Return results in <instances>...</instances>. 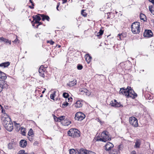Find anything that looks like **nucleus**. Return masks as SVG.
I'll return each instance as SVG.
<instances>
[{
  "label": "nucleus",
  "instance_id": "obj_25",
  "mask_svg": "<svg viewBox=\"0 0 154 154\" xmlns=\"http://www.w3.org/2000/svg\"><path fill=\"white\" fill-rule=\"evenodd\" d=\"M119 150L118 149H114L111 150L109 152L110 154H118Z\"/></svg>",
  "mask_w": 154,
  "mask_h": 154
},
{
  "label": "nucleus",
  "instance_id": "obj_5",
  "mask_svg": "<svg viewBox=\"0 0 154 154\" xmlns=\"http://www.w3.org/2000/svg\"><path fill=\"white\" fill-rule=\"evenodd\" d=\"M85 114L81 112H78L76 113L75 116V119L78 121H81L85 117Z\"/></svg>",
  "mask_w": 154,
  "mask_h": 154
},
{
  "label": "nucleus",
  "instance_id": "obj_63",
  "mask_svg": "<svg viewBox=\"0 0 154 154\" xmlns=\"http://www.w3.org/2000/svg\"><path fill=\"white\" fill-rule=\"evenodd\" d=\"M43 97V95L42 94H41L40 96V97Z\"/></svg>",
  "mask_w": 154,
  "mask_h": 154
},
{
  "label": "nucleus",
  "instance_id": "obj_29",
  "mask_svg": "<svg viewBox=\"0 0 154 154\" xmlns=\"http://www.w3.org/2000/svg\"><path fill=\"white\" fill-rule=\"evenodd\" d=\"M33 19V21H34V23H33V21H32V25L33 26H34L35 25V24H38L39 23V21H38L37 20H36L35 19V18L34 17V16L32 17Z\"/></svg>",
  "mask_w": 154,
  "mask_h": 154
},
{
  "label": "nucleus",
  "instance_id": "obj_4",
  "mask_svg": "<svg viewBox=\"0 0 154 154\" xmlns=\"http://www.w3.org/2000/svg\"><path fill=\"white\" fill-rule=\"evenodd\" d=\"M1 119L3 121L4 125L12 122L10 117L7 114H4L1 118Z\"/></svg>",
  "mask_w": 154,
  "mask_h": 154
},
{
  "label": "nucleus",
  "instance_id": "obj_28",
  "mask_svg": "<svg viewBox=\"0 0 154 154\" xmlns=\"http://www.w3.org/2000/svg\"><path fill=\"white\" fill-rule=\"evenodd\" d=\"M140 17L141 20L145 21L146 20V16L143 14H141L140 15Z\"/></svg>",
  "mask_w": 154,
  "mask_h": 154
},
{
  "label": "nucleus",
  "instance_id": "obj_43",
  "mask_svg": "<svg viewBox=\"0 0 154 154\" xmlns=\"http://www.w3.org/2000/svg\"><path fill=\"white\" fill-rule=\"evenodd\" d=\"M86 154H96V153L92 151L87 150Z\"/></svg>",
  "mask_w": 154,
  "mask_h": 154
},
{
  "label": "nucleus",
  "instance_id": "obj_21",
  "mask_svg": "<svg viewBox=\"0 0 154 154\" xmlns=\"http://www.w3.org/2000/svg\"><path fill=\"white\" fill-rule=\"evenodd\" d=\"M40 16L42 17V20L43 21H44L45 20H46L48 21H49L50 18L48 16L45 15L43 14H41Z\"/></svg>",
  "mask_w": 154,
  "mask_h": 154
},
{
  "label": "nucleus",
  "instance_id": "obj_38",
  "mask_svg": "<svg viewBox=\"0 0 154 154\" xmlns=\"http://www.w3.org/2000/svg\"><path fill=\"white\" fill-rule=\"evenodd\" d=\"M34 17L35 18V19L37 20L38 21H39L41 20V18L40 17L37 15H36L34 16Z\"/></svg>",
  "mask_w": 154,
  "mask_h": 154
},
{
  "label": "nucleus",
  "instance_id": "obj_59",
  "mask_svg": "<svg viewBox=\"0 0 154 154\" xmlns=\"http://www.w3.org/2000/svg\"><path fill=\"white\" fill-rule=\"evenodd\" d=\"M29 7L30 8H31V9H33V8H34L33 6H30V5H29Z\"/></svg>",
  "mask_w": 154,
  "mask_h": 154
},
{
  "label": "nucleus",
  "instance_id": "obj_33",
  "mask_svg": "<svg viewBox=\"0 0 154 154\" xmlns=\"http://www.w3.org/2000/svg\"><path fill=\"white\" fill-rule=\"evenodd\" d=\"M103 31L102 29H100L99 31V32L97 33V36H99L102 35L103 34Z\"/></svg>",
  "mask_w": 154,
  "mask_h": 154
},
{
  "label": "nucleus",
  "instance_id": "obj_1",
  "mask_svg": "<svg viewBox=\"0 0 154 154\" xmlns=\"http://www.w3.org/2000/svg\"><path fill=\"white\" fill-rule=\"evenodd\" d=\"M119 93L120 94L125 95L128 98L131 97L134 99L137 96V94L129 86H128L126 89L124 88H121Z\"/></svg>",
  "mask_w": 154,
  "mask_h": 154
},
{
  "label": "nucleus",
  "instance_id": "obj_37",
  "mask_svg": "<svg viewBox=\"0 0 154 154\" xmlns=\"http://www.w3.org/2000/svg\"><path fill=\"white\" fill-rule=\"evenodd\" d=\"M55 91H54V93L51 94L50 95V98L51 99L54 100V98L55 95Z\"/></svg>",
  "mask_w": 154,
  "mask_h": 154
},
{
  "label": "nucleus",
  "instance_id": "obj_53",
  "mask_svg": "<svg viewBox=\"0 0 154 154\" xmlns=\"http://www.w3.org/2000/svg\"><path fill=\"white\" fill-rule=\"evenodd\" d=\"M72 100V97H70V98L68 97V102H69V101H71Z\"/></svg>",
  "mask_w": 154,
  "mask_h": 154
},
{
  "label": "nucleus",
  "instance_id": "obj_40",
  "mask_svg": "<svg viewBox=\"0 0 154 154\" xmlns=\"http://www.w3.org/2000/svg\"><path fill=\"white\" fill-rule=\"evenodd\" d=\"M69 103L66 102H65L62 104V107L64 108L68 105Z\"/></svg>",
  "mask_w": 154,
  "mask_h": 154
},
{
  "label": "nucleus",
  "instance_id": "obj_50",
  "mask_svg": "<svg viewBox=\"0 0 154 154\" xmlns=\"http://www.w3.org/2000/svg\"><path fill=\"white\" fill-rule=\"evenodd\" d=\"M152 8H153V6H151L150 7V6H149V10L151 12V11H152L153 10Z\"/></svg>",
  "mask_w": 154,
  "mask_h": 154
},
{
  "label": "nucleus",
  "instance_id": "obj_17",
  "mask_svg": "<svg viewBox=\"0 0 154 154\" xmlns=\"http://www.w3.org/2000/svg\"><path fill=\"white\" fill-rule=\"evenodd\" d=\"M82 103L79 100L77 101L74 104L75 107L76 108H80L82 106Z\"/></svg>",
  "mask_w": 154,
  "mask_h": 154
},
{
  "label": "nucleus",
  "instance_id": "obj_41",
  "mask_svg": "<svg viewBox=\"0 0 154 154\" xmlns=\"http://www.w3.org/2000/svg\"><path fill=\"white\" fill-rule=\"evenodd\" d=\"M97 141H102L103 142H105V141L104 140L103 137H101V138H97Z\"/></svg>",
  "mask_w": 154,
  "mask_h": 154
},
{
  "label": "nucleus",
  "instance_id": "obj_22",
  "mask_svg": "<svg viewBox=\"0 0 154 154\" xmlns=\"http://www.w3.org/2000/svg\"><path fill=\"white\" fill-rule=\"evenodd\" d=\"M77 81L76 80L70 82L67 84V85L70 86H72L76 84Z\"/></svg>",
  "mask_w": 154,
  "mask_h": 154
},
{
  "label": "nucleus",
  "instance_id": "obj_6",
  "mask_svg": "<svg viewBox=\"0 0 154 154\" xmlns=\"http://www.w3.org/2000/svg\"><path fill=\"white\" fill-rule=\"evenodd\" d=\"M130 123L133 126L137 127L138 126V124L137 119L134 116H131L129 118Z\"/></svg>",
  "mask_w": 154,
  "mask_h": 154
},
{
  "label": "nucleus",
  "instance_id": "obj_3",
  "mask_svg": "<svg viewBox=\"0 0 154 154\" xmlns=\"http://www.w3.org/2000/svg\"><path fill=\"white\" fill-rule=\"evenodd\" d=\"M80 131L77 129L71 128L68 131V134L70 136L75 137L80 136Z\"/></svg>",
  "mask_w": 154,
  "mask_h": 154
},
{
  "label": "nucleus",
  "instance_id": "obj_54",
  "mask_svg": "<svg viewBox=\"0 0 154 154\" xmlns=\"http://www.w3.org/2000/svg\"><path fill=\"white\" fill-rule=\"evenodd\" d=\"M131 154H136V153L135 151H133L131 152Z\"/></svg>",
  "mask_w": 154,
  "mask_h": 154
},
{
  "label": "nucleus",
  "instance_id": "obj_47",
  "mask_svg": "<svg viewBox=\"0 0 154 154\" xmlns=\"http://www.w3.org/2000/svg\"><path fill=\"white\" fill-rule=\"evenodd\" d=\"M8 148L9 149H11L13 148L12 144L9 143L8 145Z\"/></svg>",
  "mask_w": 154,
  "mask_h": 154
},
{
  "label": "nucleus",
  "instance_id": "obj_56",
  "mask_svg": "<svg viewBox=\"0 0 154 154\" xmlns=\"http://www.w3.org/2000/svg\"><path fill=\"white\" fill-rule=\"evenodd\" d=\"M63 4H64L65 3H66L67 1V0H63Z\"/></svg>",
  "mask_w": 154,
  "mask_h": 154
},
{
  "label": "nucleus",
  "instance_id": "obj_20",
  "mask_svg": "<svg viewBox=\"0 0 154 154\" xmlns=\"http://www.w3.org/2000/svg\"><path fill=\"white\" fill-rule=\"evenodd\" d=\"M10 65L9 62H6L0 64V66H3L4 68L7 67Z\"/></svg>",
  "mask_w": 154,
  "mask_h": 154
},
{
  "label": "nucleus",
  "instance_id": "obj_18",
  "mask_svg": "<svg viewBox=\"0 0 154 154\" xmlns=\"http://www.w3.org/2000/svg\"><path fill=\"white\" fill-rule=\"evenodd\" d=\"M0 41L4 42L5 43H9L10 45H11V40H9L8 39H6L2 37L0 38Z\"/></svg>",
  "mask_w": 154,
  "mask_h": 154
},
{
  "label": "nucleus",
  "instance_id": "obj_34",
  "mask_svg": "<svg viewBox=\"0 0 154 154\" xmlns=\"http://www.w3.org/2000/svg\"><path fill=\"white\" fill-rule=\"evenodd\" d=\"M84 10H82L81 11V14L84 17H86L87 16V14L85 12H84Z\"/></svg>",
  "mask_w": 154,
  "mask_h": 154
},
{
  "label": "nucleus",
  "instance_id": "obj_36",
  "mask_svg": "<svg viewBox=\"0 0 154 154\" xmlns=\"http://www.w3.org/2000/svg\"><path fill=\"white\" fill-rule=\"evenodd\" d=\"M63 97L65 98H68L69 96V94L68 93L66 92L64 93L63 94Z\"/></svg>",
  "mask_w": 154,
  "mask_h": 154
},
{
  "label": "nucleus",
  "instance_id": "obj_14",
  "mask_svg": "<svg viewBox=\"0 0 154 154\" xmlns=\"http://www.w3.org/2000/svg\"><path fill=\"white\" fill-rule=\"evenodd\" d=\"M6 74L2 72L0 70V79L2 80L1 81H5L7 78V76Z\"/></svg>",
  "mask_w": 154,
  "mask_h": 154
},
{
  "label": "nucleus",
  "instance_id": "obj_45",
  "mask_svg": "<svg viewBox=\"0 0 154 154\" xmlns=\"http://www.w3.org/2000/svg\"><path fill=\"white\" fill-rule=\"evenodd\" d=\"M47 43H49L51 45H53L54 43V42L52 40L48 41H47Z\"/></svg>",
  "mask_w": 154,
  "mask_h": 154
},
{
  "label": "nucleus",
  "instance_id": "obj_32",
  "mask_svg": "<svg viewBox=\"0 0 154 154\" xmlns=\"http://www.w3.org/2000/svg\"><path fill=\"white\" fill-rule=\"evenodd\" d=\"M14 36H15L16 37V38L14 40V41H12V42L14 43H19V40L18 39L17 37V35H14Z\"/></svg>",
  "mask_w": 154,
  "mask_h": 154
},
{
  "label": "nucleus",
  "instance_id": "obj_64",
  "mask_svg": "<svg viewBox=\"0 0 154 154\" xmlns=\"http://www.w3.org/2000/svg\"><path fill=\"white\" fill-rule=\"evenodd\" d=\"M39 26V25H38V24L37 25V26H36V28H38V26Z\"/></svg>",
  "mask_w": 154,
  "mask_h": 154
},
{
  "label": "nucleus",
  "instance_id": "obj_58",
  "mask_svg": "<svg viewBox=\"0 0 154 154\" xmlns=\"http://www.w3.org/2000/svg\"><path fill=\"white\" fill-rule=\"evenodd\" d=\"M59 3H58L57 4V7H56V8L57 9V10H58V11H59V10H58V8L59 7Z\"/></svg>",
  "mask_w": 154,
  "mask_h": 154
},
{
  "label": "nucleus",
  "instance_id": "obj_30",
  "mask_svg": "<svg viewBox=\"0 0 154 154\" xmlns=\"http://www.w3.org/2000/svg\"><path fill=\"white\" fill-rule=\"evenodd\" d=\"M70 154H76L75 150L73 149H70L69 150Z\"/></svg>",
  "mask_w": 154,
  "mask_h": 154
},
{
  "label": "nucleus",
  "instance_id": "obj_35",
  "mask_svg": "<svg viewBox=\"0 0 154 154\" xmlns=\"http://www.w3.org/2000/svg\"><path fill=\"white\" fill-rule=\"evenodd\" d=\"M25 128H23L22 127H21V132L22 133V134L23 135H25L26 134L25 132Z\"/></svg>",
  "mask_w": 154,
  "mask_h": 154
},
{
  "label": "nucleus",
  "instance_id": "obj_48",
  "mask_svg": "<svg viewBox=\"0 0 154 154\" xmlns=\"http://www.w3.org/2000/svg\"><path fill=\"white\" fill-rule=\"evenodd\" d=\"M65 117V116H62L60 117V118L61 119V121L62 122V120H64V119Z\"/></svg>",
  "mask_w": 154,
  "mask_h": 154
},
{
  "label": "nucleus",
  "instance_id": "obj_44",
  "mask_svg": "<svg viewBox=\"0 0 154 154\" xmlns=\"http://www.w3.org/2000/svg\"><path fill=\"white\" fill-rule=\"evenodd\" d=\"M25 151L23 150H22L19 151L18 154H24Z\"/></svg>",
  "mask_w": 154,
  "mask_h": 154
},
{
  "label": "nucleus",
  "instance_id": "obj_16",
  "mask_svg": "<svg viewBox=\"0 0 154 154\" xmlns=\"http://www.w3.org/2000/svg\"><path fill=\"white\" fill-rule=\"evenodd\" d=\"M71 123V122L67 119L62 120V123L64 126H68Z\"/></svg>",
  "mask_w": 154,
  "mask_h": 154
},
{
  "label": "nucleus",
  "instance_id": "obj_39",
  "mask_svg": "<svg viewBox=\"0 0 154 154\" xmlns=\"http://www.w3.org/2000/svg\"><path fill=\"white\" fill-rule=\"evenodd\" d=\"M77 68L79 70H81L83 68V66L80 64H78L77 66Z\"/></svg>",
  "mask_w": 154,
  "mask_h": 154
},
{
  "label": "nucleus",
  "instance_id": "obj_31",
  "mask_svg": "<svg viewBox=\"0 0 154 154\" xmlns=\"http://www.w3.org/2000/svg\"><path fill=\"white\" fill-rule=\"evenodd\" d=\"M34 135V132H33V131L32 128L30 129L28 133V136H32Z\"/></svg>",
  "mask_w": 154,
  "mask_h": 154
},
{
  "label": "nucleus",
  "instance_id": "obj_49",
  "mask_svg": "<svg viewBox=\"0 0 154 154\" xmlns=\"http://www.w3.org/2000/svg\"><path fill=\"white\" fill-rule=\"evenodd\" d=\"M55 121L56 122H61V119L60 118V117H57L56 119V120H55Z\"/></svg>",
  "mask_w": 154,
  "mask_h": 154
},
{
  "label": "nucleus",
  "instance_id": "obj_27",
  "mask_svg": "<svg viewBox=\"0 0 154 154\" xmlns=\"http://www.w3.org/2000/svg\"><path fill=\"white\" fill-rule=\"evenodd\" d=\"M91 57L88 54L86 56V57L85 58L86 61L89 63L91 61Z\"/></svg>",
  "mask_w": 154,
  "mask_h": 154
},
{
  "label": "nucleus",
  "instance_id": "obj_2",
  "mask_svg": "<svg viewBox=\"0 0 154 154\" xmlns=\"http://www.w3.org/2000/svg\"><path fill=\"white\" fill-rule=\"evenodd\" d=\"M139 22H137L133 23L131 26V31L134 34H138L140 32Z\"/></svg>",
  "mask_w": 154,
  "mask_h": 154
},
{
  "label": "nucleus",
  "instance_id": "obj_15",
  "mask_svg": "<svg viewBox=\"0 0 154 154\" xmlns=\"http://www.w3.org/2000/svg\"><path fill=\"white\" fill-rule=\"evenodd\" d=\"M27 144V141L25 140H21L20 142V145L22 147H25Z\"/></svg>",
  "mask_w": 154,
  "mask_h": 154
},
{
  "label": "nucleus",
  "instance_id": "obj_7",
  "mask_svg": "<svg viewBox=\"0 0 154 154\" xmlns=\"http://www.w3.org/2000/svg\"><path fill=\"white\" fill-rule=\"evenodd\" d=\"M101 137H103L105 142L111 140L110 136L109 135V133L107 131H103L102 133L101 134Z\"/></svg>",
  "mask_w": 154,
  "mask_h": 154
},
{
  "label": "nucleus",
  "instance_id": "obj_26",
  "mask_svg": "<svg viewBox=\"0 0 154 154\" xmlns=\"http://www.w3.org/2000/svg\"><path fill=\"white\" fill-rule=\"evenodd\" d=\"M79 91L82 94H83L84 93H87L88 91V90L87 89L84 88L80 89Z\"/></svg>",
  "mask_w": 154,
  "mask_h": 154
},
{
  "label": "nucleus",
  "instance_id": "obj_12",
  "mask_svg": "<svg viewBox=\"0 0 154 154\" xmlns=\"http://www.w3.org/2000/svg\"><path fill=\"white\" fill-rule=\"evenodd\" d=\"M5 128L9 131H11L13 128L12 122L8 123L7 124L4 125Z\"/></svg>",
  "mask_w": 154,
  "mask_h": 154
},
{
  "label": "nucleus",
  "instance_id": "obj_13",
  "mask_svg": "<svg viewBox=\"0 0 154 154\" xmlns=\"http://www.w3.org/2000/svg\"><path fill=\"white\" fill-rule=\"evenodd\" d=\"M113 146L114 145L112 143L109 142H108L104 146V148L105 150L107 151H109L110 150Z\"/></svg>",
  "mask_w": 154,
  "mask_h": 154
},
{
  "label": "nucleus",
  "instance_id": "obj_23",
  "mask_svg": "<svg viewBox=\"0 0 154 154\" xmlns=\"http://www.w3.org/2000/svg\"><path fill=\"white\" fill-rule=\"evenodd\" d=\"M141 144V143L139 140H137L135 142V145L134 146V148H139Z\"/></svg>",
  "mask_w": 154,
  "mask_h": 154
},
{
  "label": "nucleus",
  "instance_id": "obj_24",
  "mask_svg": "<svg viewBox=\"0 0 154 154\" xmlns=\"http://www.w3.org/2000/svg\"><path fill=\"white\" fill-rule=\"evenodd\" d=\"M126 36V34L125 33H122L121 34H119L118 35V37H119L121 40H122Z\"/></svg>",
  "mask_w": 154,
  "mask_h": 154
},
{
  "label": "nucleus",
  "instance_id": "obj_57",
  "mask_svg": "<svg viewBox=\"0 0 154 154\" xmlns=\"http://www.w3.org/2000/svg\"><path fill=\"white\" fill-rule=\"evenodd\" d=\"M1 108L2 109V112L3 113L4 112H3V107H2V106L0 105V108Z\"/></svg>",
  "mask_w": 154,
  "mask_h": 154
},
{
  "label": "nucleus",
  "instance_id": "obj_60",
  "mask_svg": "<svg viewBox=\"0 0 154 154\" xmlns=\"http://www.w3.org/2000/svg\"><path fill=\"white\" fill-rule=\"evenodd\" d=\"M57 118V117L56 116L54 115V119L55 121V120H56Z\"/></svg>",
  "mask_w": 154,
  "mask_h": 154
},
{
  "label": "nucleus",
  "instance_id": "obj_61",
  "mask_svg": "<svg viewBox=\"0 0 154 154\" xmlns=\"http://www.w3.org/2000/svg\"><path fill=\"white\" fill-rule=\"evenodd\" d=\"M38 25H41L42 24V22H40L39 21V23H38Z\"/></svg>",
  "mask_w": 154,
  "mask_h": 154
},
{
  "label": "nucleus",
  "instance_id": "obj_19",
  "mask_svg": "<svg viewBox=\"0 0 154 154\" xmlns=\"http://www.w3.org/2000/svg\"><path fill=\"white\" fill-rule=\"evenodd\" d=\"M87 150L84 149H81L79 150H78V154H86L87 152Z\"/></svg>",
  "mask_w": 154,
  "mask_h": 154
},
{
  "label": "nucleus",
  "instance_id": "obj_46",
  "mask_svg": "<svg viewBox=\"0 0 154 154\" xmlns=\"http://www.w3.org/2000/svg\"><path fill=\"white\" fill-rule=\"evenodd\" d=\"M32 136H28V139L30 141H32Z\"/></svg>",
  "mask_w": 154,
  "mask_h": 154
},
{
  "label": "nucleus",
  "instance_id": "obj_42",
  "mask_svg": "<svg viewBox=\"0 0 154 154\" xmlns=\"http://www.w3.org/2000/svg\"><path fill=\"white\" fill-rule=\"evenodd\" d=\"M123 148V145L122 144H120L119 146L118 149L119 150H122Z\"/></svg>",
  "mask_w": 154,
  "mask_h": 154
},
{
  "label": "nucleus",
  "instance_id": "obj_52",
  "mask_svg": "<svg viewBox=\"0 0 154 154\" xmlns=\"http://www.w3.org/2000/svg\"><path fill=\"white\" fill-rule=\"evenodd\" d=\"M149 2L152 3L153 5L154 4V0H149Z\"/></svg>",
  "mask_w": 154,
  "mask_h": 154
},
{
  "label": "nucleus",
  "instance_id": "obj_55",
  "mask_svg": "<svg viewBox=\"0 0 154 154\" xmlns=\"http://www.w3.org/2000/svg\"><path fill=\"white\" fill-rule=\"evenodd\" d=\"M153 8V10L152 11H151V13L154 15V7Z\"/></svg>",
  "mask_w": 154,
  "mask_h": 154
},
{
  "label": "nucleus",
  "instance_id": "obj_10",
  "mask_svg": "<svg viewBox=\"0 0 154 154\" xmlns=\"http://www.w3.org/2000/svg\"><path fill=\"white\" fill-rule=\"evenodd\" d=\"M110 105L112 106L117 107H119L123 106L120 103H118L115 100H114V101H111L110 103Z\"/></svg>",
  "mask_w": 154,
  "mask_h": 154
},
{
  "label": "nucleus",
  "instance_id": "obj_9",
  "mask_svg": "<svg viewBox=\"0 0 154 154\" xmlns=\"http://www.w3.org/2000/svg\"><path fill=\"white\" fill-rule=\"evenodd\" d=\"M38 72L39 75L42 77L44 78L45 69L43 66L42 65L40 67L39 69Z\"/></svg>",
  "mask_w": 154,
  "mask_h": 154
},
{
  "label": "nucleus",
  "instance_id": "obj_62",
  "mask_svg": "<svg viewBox=\"0 0 154 154\" xmlns=\"http://www.w3.org/2000/svg\"><path fill=\"white\" fill-rule=\"evenodd\" d=\"M45 90H46V89L45 88H44V90L43 91H42V93L44 94L45 93Z\"/></svg>",
  "mask_w": 154,
  "mask_h": 154
},
{
  "label": "nucleus",
  "instance_id": "obj_8",
  "mask_svg": "<svg viewBox=\"0 0 154 154\" xmlns=\"http://www.w3.org/2000/svg\"><path fill=\"white\" fill-rule=\"evenodd\" d=\"M8 87V85L6 81L0 80V93L1 92L3 89H7Z\"/></svg>",
  "mask_w": 154,
  "mask_h": 154
},
{
  "label": "nucleus",
  "instance_id": "obj_11",
  "mask_svg": "<svg viewBox=\"0 0 154 154\" xmlns=\"http://www.w3.org/2000/svg\"><path fill=\"white\" fill-rule=\"evenodd\" d=\"M153 33L150 30H145L143 33V36L149 38L152 36Z\"/></svg>",
  "mask_w": 154,
  "mask_h": 154
},
{
  "label": "nucleus",
  "instance_id": "obj_51",
  "mask_svg": "<svg viewBox=\"0 0 154 154\" xmlns=\"http://www.w3.org/2000/svg\"><path fill=\"white\" fill-rule=\"evenodd\" d=\"M29 2L32 4V6H34V3H33L32 0H29Z\"/></svg>",
  "mask_w": 154,
  "mask_h": 154
}]
</instances>
